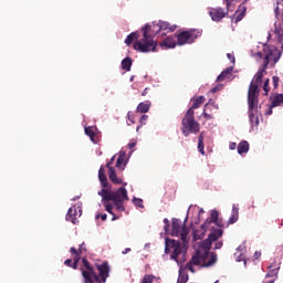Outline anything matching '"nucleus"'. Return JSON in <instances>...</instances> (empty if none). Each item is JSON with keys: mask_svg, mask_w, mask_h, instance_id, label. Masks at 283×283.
<instances>
[{"mask_svg": "<svg viewBox=\"0 0 283 283\" xmlns=\"http://www.w3.org/2000/svg\"><path fill=\"white\" fill-rule=\"evenodd\" d=\"M224 233V231L222 229H217V230H212L210 232V234L208 235V239L213 243V242H218V240H220V238H222V234Z\"/></svg>", "mask_w": 283, "mask_h": 283, "instance_id": "obj_23", "label": "nucleus"}, {"mask_svg": "<svg viewBox=\"0 0 283 283\" xmlns=\"http://www.w3.org/2000/svg\"><path fill=\"white\" fill-rule=\"evenodd\" d=\"M128 119L130 120V123L134 125V123H136V122H134V118L132 117V115H129V113H128Z\"/></svg>", "mask_w": 283, "mask_h": 283, "instance_id": "obj_55", "label": "nucleus"}, {"mask_svg": "<svg viewBox=\"0 0 283 283\" xmlns=\"http://www.w3.org/2000/svg\"><path fill=\"white\" fill-rule=\"evenodd\" d=\"M147 120H149V116L148 115H143L140 118H139V123L140 125H147Z\"/></svg>", "mask_w": 283, "mask_h": 283, "instance_id": "obj_40", "label": "nucleus"}, {"mask_svg": "<svg viewBox=\"0 0 283 283\" xmlns=\"http://www.w3.org/2000/svg\"><path fill=\"white\" fill-rule=\"evenodd\" d=\"M81 216H83V210L81 209V206H73L72 208L69 209L67 213H66V220L67 222H72L73 224H76L77 219L76 218H81Z\"/></svg>", "mask_w": 283, "mask_h": 283, "instance_id": "obj_13", "label": "nucleus"}, {"mask_svg": "<svg viewBox=\"0 0 283 283\" xmlns=\"http://www.w3.org/2000/svg\"><path fill=\"white\" fill-rule=\"evenodd\" d=\"M178 283H187V280L181 279L180 281H178Z\"/></svg>", "mask_w": 283, "mask_h": 283, "instance_id": "obj_59", "label": "nucleus"}, {"mask_svg": "<svg viewBox=\"0 0 283 283\" xmlns=\"http://www.w3.org/2000/svg\"><path fill=\"white\" fill-rule=\"evenodd\" d=\"M134 41H138V32H133L129 35H127L125 43L126 45H132Z\"/></svg>", "mask_w": 283, "mask_h": 283, "instance_id": "obj_33", "label": "nucleus"}, {"mask_svg": "<svg viewBox=\"0 0 283 283\" xmlns=\"http://www.w3.org/2000/svg\"><path fill=\"white\" fill-rule=\"evenodd\" d=\"M198 151L205 156V142H198Z\"/></svg>", "mask_w": 283, "mask_h": 283, "instance_id": "obj_37", "label": "nucleus"}, {"mask_svg": "<svg viewBox=\"0 0 283 283\" xmlns=\"http://www.w3.org/2000/svg\"><path fill=\"white\" fill-rule=\"evenodd\" d=\"M108 178L114 185H123V187H127V182H124L123 179L118 178L116 175L115 168H111V171H108Z\"/></svg>", "mask_w": 283, "mask_h": 283, "instance_id": "obj_18", "label": "nucleus"}, {"mask_svg": "<svg viewBox=\"0 0 283 283\" xmlns=\"http://www.w3.org/2000/svg\"><path fill=\"white\" fill-rule=\"evenodd\" d=\"M220 212H218L217 210H212L210 218H208L203 224H201V230H195L192 235H193V240L195 242L198 240H202V238H205V233H207V229H209V227H211V224H216V227H224V223H222V221H220Z\"/></svg>", "mask_w": 283, "mask_h": 283, "instance_id": "obj_6", "label": "nucleus"}, {"mask_svg": "<svg viewBox=\"0 0 283 283\" xmlns=\"http://www.w3.org/2000/svg\"><path fill=\"white\" fill-rule=\"evenodd\" d=\"M148 92H149V88L146 87V88L143 91L142 96H145Z\"/></svg>", "mask_w": 283, "mask_h": 283, "instance_id": "obj_54", "label": "nucleus"}, {"mask_svg": "<svg viewBox=\"0 0 283 283\" xmlns=\"http://www.w3.org/2000/svg\"><path fill=\"white\" fill-rule=\"evenodd\" d=\"M256 56H259V59H262V56H263V55H262V52H258V53H256Z\"/></svg>", "mask_w": 283, "mask_h": 283, "instance_id": "obj_56", "label": "nucleus"}, {"mask_svg": "<svg viewBox=\"0 0 283 283\" xmlns=\"http://www.w3.org/2000/svg\"><path fill=\"white\" fill-rule=\"evenodd\" d=\"M102 202L105 207V211H107V213H109L111 216H114V211H113L114 206H112V203H109V201L103 200V198H102Z\"/></svg>", "mask_w": 283, "mask_h": 283, "instance_id": "obj_34", "label": "nucleus"}, {"mask_svg": "<svg viewBox=\"0 0 283 283\" xmlns=\"http://www.w3.org/2000/svg\"><path fill=\"white\" fill-rule=\"evenodd\" d=\"M112 220H113V221H114V220H118V216H115V214L113 213Z\"/></svg>", "mask_w": 283, "mask_h": 283, "instance_id": "obj_58", "label": "nucleus"}, {"mask_svg": "<svg viewBox=\"0 0 283 283\" xmlns=\"http://www.w3.org/2000/svg\"><path fill=\"white\" fill-rule=\"evenodd\" d=\"M85 134H86V136L90 137L92 143H94V144L98 143L97 135L94 132V128L92 126H88V127L85 128Z\"/></svg>", "mask_w": 283, "mask_h": 283, "instance_id": "obj_25", "label": "nucleus"}, {"mask_svg": "<svg viewBox=\"0 0 283 283\" xmlns=\"http://www.w3.org/2000/svg\"><path fill=\"white\" fill-rule=\"evenodd\" d=\"M140 127H143V125L137 126L136 132H140Z\"/></svg>", "mask_w": 283, "mask_h": 283, "instance_id": "obj_60", "label": "nucleus"}, {"mask_svg": "<svg viewBox=\"0 0 283 283\" xmlns=\"http://www.w3.org/2000/svg\"><path fill=\"white\" fill-rule=\"evenodd\" d=\"M161 50H171V48H176L178 42L176 40V35H169L159 44Z\"/></svg>", "mask_w": 283, "mask_h": 283, "instance_id": "obj_15", "label": "nucleus"}, {"mask_svg": "<svg viewBox=\"0 0 283 283\" xmlns=\"http://www.w3.org/2000/svg\"><path fill=\"white\" fill-rule=\"evenodd\" d=\"M227 14H229V12L224 11V9L220 7L209 9V17H211V20L216 22L222 21Z\"/></svg>", "mask_w": 283, "mask_h": 283, "instance_id": "obj_12", "label": "nucleus"}, {"mask_svg": "<svg viewBox=\"0 0 283 283\" xmlns=\"http://www.w3.org/2000/svg\"><path fill=\"white\" fill-rule=\"evenodd\" d=\"M274 34H275L279 43H282V41H283V24L282 23L275 24Z\"/></svg>", "mask_w": 283, "mask_h": 283, "instance_id": "obj_26", "label": "nucleus"}, {"mask_svg": "<svg viewBox=\"0 0 283 283\" xmlns=\"http://www.w3.org/2000/svg\"><path fill=\"white\" fill-rule=\"evenodd\" d=\"M77 253L82 255V253H87V249L85 248V243L80 244Z\"/></svg>", "mask_w": 283, "mask_h": 283, "instance_id": "obj_38", "label": "nucleus"}, {"mask_svg": "<svg viewBox=\"0 0 283 283\" xmlns=\"http://www.w3.org/2000/svg\"><path fill=\"white\" fill-rule=\"evenodd\" d=\"M170 251H172L170 255V260H174L175 262H179L180 254L182 253V243H180V241L166 238L165 253L169 254Z\"/></svg>", "mask_w": 283, "mask_h": 283, "instance_id": "obj_9", "label": "nucleus"}, {"mask_svg": "<svg viewBox=\"0 0 283 283\" xmlns=\"http://www.w3.org/2000/svg\"><path fill=\"white\" fill-rule=\"evenodd\" d=\"M64 264H65V266H70L72 269V264H74V263H72V259H66L64 261Z\"/></svg>", "mask_w": 283, "mask_h": 283, "instance_id": "obj_47", "label": "nucleus"}, {"mask_svg": "<svg viewBox=\"0 0 283 283\" xmlns=\"http://www.w3.org/2000/svg\"><path fill=\"white\" fill-rule=\"evenodd\" d=\"M130 81H134V76H130Z\"/></svg>", "mask_w": 283, "mask_h": 283, "instance_id": "obj_61", "label": "nucleus"}, {"mask_svg": "<svg viewBox=\"0 0 283 283\" xmlns=\"http://www.w3.org/2000/svg\"><path fill=\"white\" fill-rule=\"evenodd\" d=\"M247 17V7L244 3L239 6V9L234 13V23H240Z\"/></svg>", "mask_w": 283, "mask_h": 283, "instance_id": "obj_17", "label": "nucleus"}, {"mask_svg": "<svg viewBox=\"0 0 283 283\" xmlns=\"http://www.w3.org/2000/svg\"><path fill=\"white\" fill-rule=\"evenodd\" d=\"M206 101H207V98L202 95L195 98L192 107H190V109H192V112H193V109H198L200 107V105L205 104Z\"/></svg>", "mask_w": 283, "mask_h": 283, "instance_id": "obj_28", "label": "nucleus"}, {"mask_svg": "<svg viewBox=\"0 0 283 283\" xmlns=\"http://www.w3.org/2000/svg\"><path fill=\"white\" fill-rule=\"evenodd\" d=\"M198 143H205V133H200L198 137Z\"/></svg>", "mask_w": 283, "mask_h": 283, "instance_id": "obj_48", "label": "nucleus"}, {"mask_svg": "<svg viewBox=\"0 0 283 283\" xmlns=\"http://www.w3.org/2000/svg\"><path fill=\"white\" fill-rule=\"evenodd\" d=\"M70 253L75 255L73 258L72 269L76 270L78 269V262H81V254H78V250H76L74 247L71 248Z\"/></svg>", "mask_w": 283, "mask_h": 283, "instance_id": "obj_22", "label": "nucleus"}, {"mask_svg": "<svg viewBox=\"0 0 283 283\" xmlns=\"http://www.w3.org/2000/svg\"><path fill=\"white\" fill-rule=\"evenodd\" d=\"M272 81H273L274 90H277V87L280 85V77L273 76Z\"/></svg>", "mask_w": 283, "mask_h": 283, "instance_id": "obj_43", "label": "nucleus"}, {"mask_svg": "<svg viewBox=\"0 0 283 283\" xmlns=\"http://www.w3.org/2000/svg\"><path fill=\"white\" fill-rule=\"evenodd\" d=\"M240 219V208L238 206L232 207V213L231 217L229 218L228 224H235L238 220Z\"/></svg>", "mask_w": 283, "mask_h": 283, "instance_id": "obj_21", "label": "nucleus"}, {"mask_svg": "<svg viewBox=\"0 0 283 283\" xmlns=\"http://www.w3.org/2000/svg\"><path fill=\"white\" fill-rule=\"evenodd\" d=\"M133 202L135 205V207H140L143 209V199H138V198H134Z\"/></svg>", "mask_w": 283, "mask_h": 283, "instance_id": "obj_41", "label": "nucleus"}, {"mask_svg": "<svg viewBox=\"0 0 283 283\" xmlns=\"http://www.w3.org/2000/svg\"><path fill=\"white\" fill-rule=\"evenodd\" d=\"M280 105H283V94H275L271 107H280Z\"/></svg>", "mask_w": 283, "mask_h": 283, "instance_id": "obj_29", "label": "nucleus"}, {"mask_svg": "<svg viewBox=\"0 0 283 283\" xmlns=\"http://www.w3.org/2000/svg\"><path fill=\"white\" fill-rule=\"evenodd\" d=\"M265 114H266V116H271V114H273V107L270 106V108L268 109V112Z\"/></svg>", "mask_w": 283, "mask_h": 283, "instance_id": "obj_51", "label": "nucleus"}, {"mask_svg": "<svg viewBox=\"0 0 283 283\" xmlns=\"http://www.w3.org/2000/svg\"><path fill=\"white\" fill-rule=\"evenodd\" d=\"M129 251H132V249L130 248H126L122 253H123V255H126V253H129Z\"/></svg>", "mask_w": 283, "mask_h": 283, "instance_id": "obj_52", "label": "nucleus"}, {"mask_svg": "<svg viewBox=\"0 0 283 283\" xmlns=\"http://www.w3.org/2000/svg\"><path fill=\"white\" fill-rule=\"evenodd\" d=\"M266 69L264 66L260 69L254 75L253 81L250 83L248 91V101H251V105H253V101H258V96H260V84L262 83V78Z\"/></svg>", "mask_w": 283, "mask_h": 283, "instance_id": "obj_8", "label": "nucleus"}, {"mask_svg": "<svg viewBox=\"0 0 283 283\" xmlns=\"http://www.w3.org/2000/svg\"><path fill=\"white\" fill-rule=\"evenodd\" d=\"M164 231H165V233H168V231H169V219H167V218H165L164 219Z\"/></svg>", "mask_w": 283, "mask_h": 283, "instance_id": "obj_44", "label": "nucleus"}, {"mask_svg": "<svg viewBox=\"0 0 283 283\" xmlns=\"http://www.w3.org/2000/svg\"><path fill=\"white\" fill-rule=\"evenodd\" d=\"M78 198H81V197L76 196V197H74V198L72 199V201H73V202H76V200H78Z\"/></svg>", "mask_w": 283, "mask_h": 283, "instance_id": "obj_57", "label": "nucleus"}, {"mask_svg": "<svg viewBox=\"0 0 283 283\" xmlns=\"http://www.w3.org/2000/svg\"><path fill=\"white\" fill-rule=\"evenodd\" d=\"M98 218H101V220H102L103 222H105V220H107V213L97 214V216H96V220H98Z\"/></svg>", "mask_w": 283, "mask_h": 283, "instance_id": "obj_45", "label": "nucleus"}, {"mask_svg": "<svg viewBox=\"0 0 283 283\" xmlns=\"http://www.w3.org/2000/svg\"><path fill=\"white\" fill-rule=\"evenodd\" d=\"M155 277H156V276H154L153 274H146V275L143 277L142 283H154Z\"/></svg>", "mask_w": 283, "mask_h": 283, "instance_id": "obj_35", "label": "nucleus"}, {"mask_svg": "<svg viewBox=\"0 0 283 283\" xmlns=\"http://www.w3.org/2000/svg\"><path fill=\"white\" fill-rule=\"evenodd\" d=\"M158 28L164 32H176V30L178 29L176 24H170L169 22H165V21H159Z\"/></svg>", "mask_w": 283, "mask_h": 283, "instance_id": "obj_19", "label": "nucleus"}, {"mask_svg": "<svg viewBox=\"0 0 283 283\" xmlns=\"http://www.w3.org/2000/svg\"><path fill=\"white\" fill-rule=\"evenodd\" d=\"M181 132L187 138L189 134L200 133V123L196 120L193 108H189L181 122Z\"/></svg>", "mask_w": 283, "mask_h": 283, "instance_id": "obj_5", "label": "nucleus"}, {"mask_svg": "<svg viewBox=\"0 0 283 283\" xmlns=\"http://www.w3.org/2000/svg\"><path fill=\"white\" fill-rule=\"evenodd\" d=\"M231 72H233V67L231 66L222 71L220 75H218L217 82L222 83V81H224L226 78H229V75L231 74Z\"/></svg>", "mask_w": 283, "mask_h": 283, "instance_id": "obj_24", "label": "nucleus"}, {"mask_svg": "<svg viewBox=\"0 0 283 283\" xmlns=\"http://www.w3.org/2000/svg\"><path fill=\"white\" fill-rule=\"evenodd\" d=\"M281 56H282V53H280V51L270 50L269 53H266V55L264 56V63H263L264 70L269 69V63H271V61H273V63H277Z\"/></svg>", "mask_w": 283, "mask_h": 283, "instance_id": "obj_14", "label": "nucleus"}, {"mask_svg": "<svg viewBox=\"0 0 283 283\" xmlns=\"http://www.w3.org/2000/svg\"><path fill=\"white\" fill-rule=\"evenodd\" d=\"M214 249H222V241H218V242L214 244Z\"/></svg>", "mask_w": 283, "mask_h": 283, "instance_id": "obj_49", "label": "nucleus"}, {"mask_svg": "<svg viewBox=\"0 0 283 283\" xmlns=\"http://www.w3.org/2000/svg\"><path fill=\"white\" fill-rule=\"evenodd\" d=\"M126 154L120 151L119 156L117 158L116 165L115 167H117V169H123V165H125V158H126Z\"/></svg>", "mask_w": 283, "mask_h": 283, "instance_id": "obj_32", "label": "nucleus"}, {"mask_svg": "<svg viewBox=\"0 0 283 283\" xmlns=\"http://www.w3.org/2000/svg\"><path fill=\"white\" fill-rule=\"evenodd\" d=\"M132 57H126L122 61V70H125V72H130L132 71Z\"/></svg>", "mask_w": 283, "mask_h": 283, "instance_id": "obj_31", "label": "nucleus"}, {"mask_svg": "<svg viewBox=\"0 0 283 283\" xmlns=\"http://www.w3.org/2000/svg\"><path fill=\"white\" fill-rule=\"evenodd\" d=\"M170 235L172 238H181L184 247L189 244V239H187L189 229H187V226L180 219L172 218Z\"/></svg>", "mask_w": 283, "mask_h": 283, "instance_id": "obj_7", "label": "nucleus"}, {"mask_svg": "<svg viewBox=\"0 0 283 283\" xmlns=\"http://www.w3.org/2000/svg\"><path fill=\"white\" fill-rule=\"evenodd\" d=\"M98 180L103 187V189H107L109 187V182L107 181V176L105 175V167L101 166L98 170Z\"/></svg>", "mask_w": 283, "mask_h": 283, "instance_id": "obj_20", "label": "nucleus"}, {"mask_svg": "<svg viewBox=\"0 0 283 283\" xmlns=\"http://www.w3.org/2000/svg\"><path fill=\"white\" fill-rule=\"evenodd\" d=\"M213 109H218V106H216V104H206L203 107V117L206 118V120H211L213 119Z\"/></svg>", "mask_w": 283, "mask_h": 283, "instance_id": "obj_16", "label": "nucleus"}, {"mask_svg": "<svg viewBox=\"0 0 283 283\" xmlns=\"http://www.w3.org/2000/svg\"><path fill=\"white\" fill-rule=\"evenodd\" d=\"M128 147H129L130 149H134V147H136V143H129V144H128Z\"/></svg>", "mask_w": 283, "mask_h": 283, "instance_id": "obj_53", "label": "nucleus"}, {"mask_svg": "<svg viewBox=\"0 0 283 283\" xmlns=\"http://www.w3.org/2000/svg\"><path fill=\"white\" fill-rule=\"evenodd\" d=\"M248 153H249V142L242 140L238 145V154H240V156H242V154H248Z\"/></svg>", "mask_w": 283, "mask_h": 283, "instance_id": "obj_27", "label": "nucleus"}, {"mask_svg": "<svg viewBox=\"0 0 283 283\" xmlns=\"http://www.w3.org/2000/svg\"><path fill=\"white\" fill-rule=\"evenodd\" d=\"M235 147H238V144H235V143H230L229 149L233 150V149H235Z\"/></svg>", "mask_w": 283, "mask_h": 283, "instance_id": "obj_50", "label": "nucleus"}, {"mask_svg": "<svg viewBox=\"0 0 283 283\" xmlns=\"http://www.w3.org/2000/svg\"><path fill=\"white\" fill-rule=\"evenodd\" d=\"M198 36H202V31L190 29L176 35V41L178 42V45H187V43H193Z\"/></svg>", "mask_w": 283, "mask_h": 283, "instance_id": "obj_10", "label": "nucleus"}, {"mask_svg": "<svg viewBox=\"0 0 283 283\" xmlns=\"http://www.w3.org/2000/svg\"><path fill=\"white\" fill-rule=\"evenodd\" d=\"M227 57L229 59V61H231V63H235V56H233V54L228 53Z\"/></svg>", "mask_w": 283, "mask_h": 283, "instance_id": "obj_46", "label": "nucleus"}, {"mask_svg": "<svg viewBox=\"0 0 283 283\" xmlns=\"http://www.w3.org/2000/svg\"><path fill=\"white\" fill-rule=\"evenodd\" d=\"M263 90L265 92V96H269V92H271V86H269V78L265 80V82L263 84Z\"/></svg>", "mask_w": 283, "mask_h": 283, "instance_id": "obj_36", "label": "nucleus"}, {"mask_svg": "<svg viewBox=\"0 0 283 283\" xmlns=\"http://www.w3.org/2000/svg\"><path fill=\"white\" fill-rule=\"evenodd\" d=\"M115 158H116V156H113L111 158V160L106 164V167H107L108 171H111V169H114V167L112 165H114Z\"/></svg>", "mask_w": 283, "mask_h": 283, "instance_id": "obj_42", "label": "nucleus"}, {"mask_svg": "<svg viewBox=\"0 0 283 283\" xmlns=\"http://www.w3.org/2000/svg\"><path fill=\"white\" fill-rule=\"evenodd\" d=\"M211 244L213 243L208 238L202 241L199 250L196 251L195 255H192L191 260L186 265L188 271L196 273L193 266L207 269L209 266H213V264L218 262V254L211 253Z\"/></svg>", "mask_w": 283, "mask_h": 283, "instance_id": "obj_1", "label": "nucleus"}, {"mask_svg": "<svg viewBox=\"0 0 283 283\" xmlns=\"http://www.w3.org/2000/svg\"><path fill=\"white\" fill-rule=\"evenodd\" d=\"M142 32L143 38L134 43V50L142 53L156 52L158 42L154 41V38L149 34V32H151V25L145 24V27L142 29Z\"/></svg>", "mask_w": 283, "mask_h": 283, "instance_id": "obj_4", "label": "nucleus"}, {"mask_svg": "<svg viewBox=\"0 0 283 283\" xmlns=\"http://www.w3.org/2000/svg\"><path fill=\"white\" fill-rule=\"evenodd\" d=\"M249 105V120L252 127H258L260 125V118L255 115V109L258 107V99H253L251 104V99H248Z\"/></svg>", "mask_w": 283, "mask_h": 283, "instance_id": "obj_11", "label": "nucleus"}, {"mask_svg": "<svg viewBox=\"0 0 283 283\" xmlns=\"http://www.w3.org/2000/svg\"><path fill=\"white\" fill-rule=\"evenodd\" d=\"M149 107H151L150 104L147 103H139L137 106V114H147V112H149Z\"/></svg>", "mask_w": 283, "mask_h": 283, "instance_id": "obj_30", "label": "nucleus"}, {"mask_svg": "<svg viewBox=\"0 0 283 283\" xmlns=\"http://www.w3.org/2000/svg\"><path fill=\"white\" fill-rule=\"evenodd\" d=\"M222 88H223L222 84H218L217 86L212 87L210 92L211 94H216V92H221Z\"/></svg>", "mask_w": 283, "mask_h": 283, "instance_id": "obj_39", "label": "nucleus"}, {"mask_svg": "<svg viewBox=\"0 0 283 283\" xmlns=\"http://www.w3.org/2000/svg\"><path fill=\"white\" fill-rule=\"evenodd\" d=\"M97 193L105 202H113L117 211H125V202L129 200V196L125 187H119L116 191H112L106 188L99 190Z\"/></svg>", "mask_w": 283, "mask_h": 283, "instance_id": "obj_3", "label": "nucleus"}, {"mask_svg": "<svg viewBox=\"0 0 283 283\" xmlns=\"http://www.w3.org/2000/svg\"><path fill=\"white\" fill-rule=\"evenodd\" d=\"M82 264L83 265L80 268V271L82 273L84 283L107 282V277H109V263L107 261H104L101 264H95L98 273H96V270L94 269V266H92V263H90V261L86 258L82 259Z\"/></svg>", "mask_w": 283, "mask_h": 283, "instance_id": "obj_2", "label": "nucleus"}]
</instances>
